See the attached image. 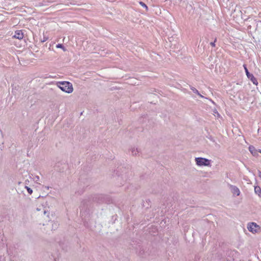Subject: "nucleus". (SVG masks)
<instances>
[{
    "label": "nucleus",
    "mask_w": 261,
    "mask_h": 261,
    "mask_svg": "<svg viewBox=\"0 0 261 261\" xmlns=\"http://www.w3.org/2000/svg\"><path fill=\"white\" fill-rule=\"evenodd\" d=\"M216 40H217V39H215L214 42H211L210 43V44L212 46L215 47V46H216L215 42H216Z\"/></svg>",
    "instance_id": "obj_12"
},
{
    "label": "nucleus",
    "mask_w": 261,
    "mask_h": 261,
    "mask_svg": "<svg viewBox=\"0 0 261 261\" xmlns=\"http://www.w3.org/2000/svg\"><path fill=\"white\" fill-rule=\"evenodd\" d=\"M243 67L244 68V69L245 70V72H246V75L247 76V77L248 79H249L251 82L255 85H257L258 84V82H257V81L256 80V79L254 76V75L252 74H250L248 70V69L246 67V65H243Z\"/></svg>",
    "instance_id": "obj_3"
},
{
    "label": "nucleus",
    "mask_w": 261,
    "mask_h": 261,
    "mask_svg": "<svg viewBox=\"0 0 261 261\" xmlns=\"http://www.w3.org/2000/svg\"><path fill=\"white\" fill-rule=\"evenodd\" d=\"M258 152H259L261 153V150H259Z\"/></svg>",
    "instance_id": "obj_13"
},
{
    "label": "nucleus",
    "mask_w": 261,
    "mask_h": 261,
    "mask_svg": "<svg viewBox=\"0 0 261 261\" xmlns=\"http://www.w3.org/2000/svg\"><path fill=\"white\" fill-rule=\"evenodd\" d=\"M24 37L23 33L22 30H17L15 31L14 35L13 36V38L21 40Z\"/></svg>",
    "instance_id": "obj_5"
},
{
    "label": "nucleus",
    "mask_w": 261,
    "mask_h": 261,
    "mask_svg": "<svg viewBox=\"0 0 261 261\" xmlns=\"http://www.w3.org/2000/svg\"><path fill=\"white\" fill-rule=\"evenodd\" d=\"M196 164L199 166H209L210 165V160L202 158H197L195 159Z\"/></svg>",
    "instance_id": "obj_4"
},
{
    "label": "nucleus",
    "mask_w": 261,
    "mask_h": 261,
    "mask_svg": "<svg viewBox=\"0 0 261 261\" xmlns=\"http://www.w3.org/2000/svg\"><path fill=\"white\" fill-rule=\"evenodd\" d=\"M249 150L253 155L256 156L257 155V150L254 146H250L249 147Z\"/></svg>",
    "instance_id": "obj_6"
},
{
    "label": "nucleus",
    "mask_w": 261,
    "mask_h": 261,
    "mask_svg": "<svg viewBox=\"0 0 261 261\" xmlns=\"http://www.w3.org/2000/svg\"><path fill=\"white\" fill-rule=\"evenodd\" d=\"M247 228L249 231L252 233H257L260 231L259 226L254 222L249 224Z\"/></svg>",
    "instance_id": "obj_2"
},
{
    "label": "nucleus",
    "mask_w": 261,
    "mask_h": 261,
    "mask_svg": "<svg viewBox=\"0 0 261 261\" xmlns=\"http://www.w3.org/2000/svg\"><path fill=\"white\" fill-rule=\"evenodd\" d=\"M255 192L259 196L261 195V189L259 187H255L254 188Z\"/></svg>",
    "instance_id": "obj_7"
},
{
    "label": "nucleus",
    "mask_w": 261,
    "mask_h": 261,
    "mask_svg": "<svg viewBox=\"0 0 261 261\" xmlns=\"http://www.w3.org/2000/svg\"><path fill=\"white\" fill-rule=\"evenodd\" d=\"M59 87L62 91L68 93L73 91V87L72 84L68 82L60 83Z\"/></svg>",
    "instance_id": "obj_1"
},
{
    "label": "nucleus",
    "mask_w": 261,
    "mask_h": 261,
    "mask_svg": "<svg viewBox=\"0 0 261 261\" xmlns=\"http://www.w3.org/2000/svg\"><path fill=\"white\" fill-rule=\"evenodd\" d=\"M57 48H60L63 49L64 50H65L64 47L63 45L62 44H58L56 46Z\"/></svg>",
    "instance_id": "obj_10"
},
{
    "label": "nucleus",
    "mask_w": 261,
    "mask_h": 261,
    "mask_svg": "<svg viewBox=\"0 0 261 261\" xmlns=\"http://www.w3.org/2000/svg\"><path fill=\"white\" fill-rule=\"evenodd\" d=\"M27 191H28V193L30 194H31L32 193V192H33L31 188H29V187H27Z\"/></svg>",
    "instance_id": "obj_11"
},
{
    "label": "nucleus",
    "mask_w": 261,
    "mask_h": 261,
    "mask_svg": "<svg viewBox=\"0 0 261 261\" xmlns=\"http://www.w3.org/2000/svg\"><path fill=\"white\" fill-rule=\"evenodd\" d=\"M139 4L142 6L143 7L145 8L146 9V10H148V7L146 6V5L143 2H139Z\"/></svg>",
    "instance_id": "obj_9"
},
{
    "label": "nucleus",
    "mask_w": 261,
    "mask_h": 261,
    "mask_svg": "<svg viewBox=\"0 0 261 261\" xmlns=\"http://www.w3.org/2000/svg\"><path fill=\"white\" fill-rule=\"evenodd\" d=\"M233 189L234 194H236L238 196L240 195V190L238 188L233 187Z\"/></svg>",
    "instance_id": "obj_8"
}]
</instances>
